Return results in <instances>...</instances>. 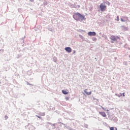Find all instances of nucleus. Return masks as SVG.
I'll return each instance as SVG.
<instances>
[{
	"mask_svg": "<svg viewBox=\"0 0 130 130\" xmlns=\"http://www.w3.org/2000/svg\"><path fill=\"white\" fill-rule=\"evenodd\" d=\"M73 17L74 19L76 20V21H80V19L81 20V21H84V20H86V18H85V16L81 14L80 13L78 12L74 13Z\"/></svg>",
	"mask_w": 130,
	"mask_h": 130,
	"instance_id": "1",
	"label": "nucleus"
},
{
	"mask_svg": "<svg viewBox=\"0 0 130 130\" xmlns=\"http://www.w3.org/2000/svg\"><path fill=\"white\" fill-rule=\"evenodd\" d=\"M106 3V2H104L103 3L101 4V5H100L101 11H105V10L107 9V6L105 5Z\"/></svg>",
	"mask_w": 130,
	"mask_h": 130,
	"instance_id": "2",
	"label": "nucleus"
},
{
	"mask_svg": "<svg viewBox=\"0 0 130 130\" xmlns=\"http://www.w3.org/2000/svg\"><path fill=\"white\" fill-rule=\"evenodd\" d=\"M110 39H111V40H113V41H117V39H120V38L117 36L115 37V36H111L110 37Z\"/></svg>",
	"mask_w": 130,
	"mask_h": 130,
	"instance_id": "3",
	"label": "nucleus"
},
{
	"mask_svg": "<svg viewBox=\"0 0 130 130\" xmlns=\"http://www.w3.org/2000/svg\"><path fill=\"white\" fill-rule=\"evenodd\" d=\"M88 35L89 36H96V32L95 31H89L88 32Z\"/></svg>",
	"mask_w": 130,
	"mask_h": 130,
	"instance_id": "4",
	"label": "nucleus"
},
{
	"mask_svg": "<svg viewBox=\"0 0 130 130\" xmlns=\"http://www.w3.org/2000/svg\"><path fill=\"white\" fill-rule=\"evenodd\" d=\"M65 50L67 51V52H68L69 53H70V52H72V48H71V47H67L65 48Z\"/></svg>",
	"mask_w": 130,
	"mask_h": 130,
	"instance_id": "5",
	"label": "nucleus"
},
{
	"mask_svg": "<svg viewBox=\"0 0 130 130\" xmlns=\"http://www.w3.org/2000/svg\"><path fill=\"white\" fill-rule=\"evenodd\" d=\"M121 22H126L127 21V17H124L123 18H121Z\"/></svg>",
	"mask_w": 130,
	"mask_h": 130,
	"instance_id": "6",
	"label": "nucleus"
},
{
	"mask_svg": "<svg viewBox=\"0 0 130 130\" xmlns=\"http://www.w3.org/2000/svg\"><path fill=\"white\" fill-rule=\"evenodd\" d=\"M84 92H85L86 95H91V94H92V91L88 92V91H87V89H85L84 90Z\"/></svg>",
	"mask_w": 130,
	"mask_h": 130,
	"instance_id": "7",
	"label": "nucleus"
},
{
	"mask_svg": "<svg viewBox=\"0 0 130 130\" xmlns=\"http://www.w3.org/2000/svg\"><path fill=\"white\" fill-rule=\"evenodd\" d=\"M62 93H63V94H64V95H67V94H69V91H68L67 90H62Z\"/></svg>",
	"mask_w": 130,
	"mask_h": 130,
	"instance_id": "8",
	"label": "nucleus"
},
{
	"mask_svg": "<svg viewBox=\"0 0 130 130\" xmlns=\"http://www.w3.org/2000/svg\"><path fill=\"white\" fill-rule=\"evenodd\" d=\"M110 130H117V129L115 127H110Z\"/></svg>",
	"mask_w": 130,
	"mask_h": 130,
	"instance_id": "9",
	"label": "nucleus"
},
{
	"mask_svg": "<svg viewBox=\"0 0 130 130\" xmlns=\"http://www.w3.org/2000/svg\"><path fill=\"white\" fill-rule=\"evenodd\" d=\"M115 95H116V96H118V97H120L121 96H122V93H120L119 95H117V94H115Z\"/></svg>",
	"mask_w": 130,
	"mask_h": 130,
	"instance_id": "10",
	"label": "nucleus"
},
{
	"mask_svg": "<svg viewBox=\"0 0 130 130\" xmlns=\"http://www.w3.org/2000/svg\"><path fill=\"white\" fill-rule=\"evenodd\" d=\"M93 41H97V38H94L93 39H92Z\"/></svg>",
	"mask_w": 130,
	"mask_h": 130,
	"instance_id": "11",
	"label": "nucleus"
},
{
	"mask_svg": "<svg viewBox=\"0 0 130 130\" xmlns=\"http://www.w3.org/2000/svg\"><path fill=\"white\" fill-rule=\"evenodd\" d=\"M65 99H66V100L67 101H68V100H69L70 98H69V97H66V98H65Z\"/></svg>",
	"mask_w": 130,
	"mask_h": 130,
	"instance_id": "12",
	"label": "nucleus"
},
{
	"mask_svg": "<svg viewBox=\"0 0 130 130\" xmlns=\"http://www.w3.org/2000/svg\"><path fill=\"white\" fill-rule=\"evenodd\" d=\"M117 21H119V16L117 17Z\"/></svg>",
	"mask_w": 130,
	"mask_h": 130,
	"instance_id": "13",
	"label": "nucleus"
},
{
	"mask_svg": "<svg viewBox=\"0 0 130 130\" xmlns=\"http://www.w3.org/2000/svg\"><path fill=\"white\" fill-rule=\"evenodd\" d=\"M102 116H103V117H106V114H103V115H102Z\"/></svg>",
	"mask_w": 130,
	"mask_h": 130,
	"instance_id": "14",
	"label": "nucleus"
},
{
	"mask_svg": "<svg viewBox=\"0 0 130 130\" xmlns=\"http://www.w3.org/2000/svg\"><path fill=\"white\" fill-rule=\"evenodd\" d=\"M30 2H31V3H33V2H34V0H29Z\"/></svg>",
	"mask_w": 130,
	"mask_h": 130,
	"instance_id": "15",
	"label": "nucleus"
},
{
	"mask_svg": "<svg viewBox=\"0 0 130 130\" xmlns=\"http://www.w3.org/2000/svg\"><path fill=\"white\" fill-rule=\"evenodd\" d=\"M5 119H8V116H5Z\"/></svg>",
	"mask_w": 130,
	"mask_h": 130,
	"instance_id": "16",
	"label": "nucleus"
},
{
	"mask_svg": "<svg viewBox=\"0 0 130 130\" xmlns=\"http://www.w3.org/2000/svg\"><path fill=\"white\" fill-rule=\"evenodd\" d=\"M122 95H123V97H124V96H125V95H124V93H123Z\"/></svg>",
	"mask_w": 130,
	"mask_h": 130,
	"instance_id": "17",
	"label": "nucleus"
},
{
	"mask_svg": "<svg viewBox=\"0 0 130 130\" xmlns=\"http://www.w3.org/2000/svg\"><path fill=\"white\" fill-rule=\"evenodd\" d=\"M38 117H39V118H41V117H39V116H37Z\"/></svg>",
	"mask_w": 130,
	"mask_h": 130,
	"instance_id": "18",
	"label": "nucleus"
},
{
	"mask_svg": "<svg viewBox=\"0 0 130 130\" xmlns=\"http://www.w3.org/2000/svg\"><path fill=\"white\" fill-rule=\"evenodd\" d=\"M111 43H113V41H111Z\"/></svg>",
	"mask_w": 130,
	"mask_h": 130,
	"instance_id": "19",
	"label": "nucleus"
},
{
	"mask_svg": "<svg viewBox=\"0 0 130 130\" xmlns=\"http://www.w3.org/2000/svg\"><path fill=\"white\" fill-rule=\"evenodd\" d=\"M75 51H74V53H75Z\"/></svg>",
	"mask_w": 130,
	"mask_h": 130,
	"instance_id": "20",
	"label": "nucleus"
},
{
	"mask_svg": "<svg viewBox=\"0 0 130 130\" xmlns=\"http://www.w3.org/2000/svg\"><path fill=\"white\" fill-rule=\"evenodd\" d=\"M129 57H130V55H129Z\"/></svg>",
	"mask_w": 130,
	"mask_h": 130,
	"instance_id": "21",
	"label": "nucleus"
}]
</instances>
